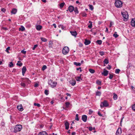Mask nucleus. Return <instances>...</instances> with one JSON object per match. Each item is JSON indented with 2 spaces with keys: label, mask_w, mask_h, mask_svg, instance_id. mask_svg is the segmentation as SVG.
Returning <instances> with one entry per match:
<instances>
[{
  "label": "nucleus",
  "mask_w": 135,
  "mask_h": 135,
  "mask_svg": "<svg viewBox=\"0 0 135 135\" xmlns=\"http://www.w3.org/2000/svg\"><path fill=\"white\" fill-rule=\"evenodd\" d=\"M22 128V125H17L15 127L14 132L16 133L17 132L20 131Z\"/></svg>",
  "instance_id": "obj_1"
},
{
  "label": "nucleus",
  "mask_w": 135,
  "mask_h": 135,
  "mask_svg": "<svg viewBox=\"0 0 135 135\" xmlns=\"http://www.w3.org/2000/svg\"><path fill=\"white\" fill-rule=\"evenodd\" d=\"M122 3L119 0H116L115 3V6L118 8H120L122 7Z\"/></svg>",
  "instance_id": "obj_2"
},
{
  "label": "nucleus",
  "mask_w": 135,
  "mask_h": 135,
  "mask_svg": "<svg viewBox=\"0 0 135 135\" xmlns=\"http://www.w3.org/2000/svg\"><path fill=\"white\" fill-rule=\"evenodd\" d=\"M48 84L51 87L53 88L56 86L57 83L56 81H53L51 79H50L49 80Z\"/></svg>",
  "instance_id": "obj_3"
},
{
  "label": "nucleus",
  "mask_w": 135,
  "mask_h": 135,
  "mask_svg": "<svg viewBox=\"0 0 135 135\" xmlns=\"http://www.w3.org/2000/svg\"><path fill=\"white\" fill-rule=\"evenodd\" d=\"M69 51V49L68 47L65 46L64 47L62 50V52L64 55L66 54Z\"/></svg>",
  "instance_id": "obj_4"
},
{
  "label": "nucleus",
  "mask_w": 135,
  "mask_h": 135,
  "mask_svg": "<svg viewBox=\"0 0 135 135\" xmlns=\"http://www.w3.org/2000/svg\"><path fill=\"white\" fill-rule=\"evenodd\" d=\"M109 105L108 103L107 102L106 100H104L103 102L101 103L100 106L101 108H103L104 107H107Z\"/></svg>",
  "instance_id": "obj_5"
},
{
  "label": "nucleus",
  "mask_w": 135,
  "mask_h": 135,
  "mask_svg": "<svg viewBox=\"0 0 135 135\" xmlns=\"http://www.w3.org/2000/svg\"><path fill=\"white\" fill-rule=\"evenodd\" d=\"M121 13L124 19L127 20L128 18V15L127 12H122Z\"/></svg>",
  "instance_id": "obj_6"
},
{
  "label": "nucleus",
  "mask_w": 135,
  "mask_h": 135,
  "mask_svg": "<svg viewBox=\"0 0 135 135\" xmlns=\"http://www.w3.org/2000/svg\"><path fill=\"white\" fill-rule=\"evenodd\" d=\"M109 73V71L106 70L105 69H104L103 71V72L102 73V75H104V76H107Z\"/></svg>",
  "instance_id": "obj_7"
},
{
  "label": "nucleus",
  "mask_w": 135,
  "mask_h": 135,
  "mask_svg": "<svg viewBox=\"0 0 135 135\" xmlns=\"http://www.w3.org/2000/svg\"><path fill=\"white\" fill-rule=\"evenodd\" d=\"M69 83L73 86H74L76 84V81L75 80L72 79L69 81Z\"/></svg>",
  "instance_id": "obj_8"
},
{
  "label": "nucleus",
  "mask_w": 135,
  "mask_h": 135,
  "mask_svg": "<svg viewBox=\"0 0 135 135\" xmlns=\"http://www.w3.org/2000/svg\"><path fill=\"white\" fill-rule=\"evenodd\" d=\"M122 133L121 129L120 128H118V129L116 135H120Z\"/></svg>",
  "instance_id": "obj_9"
},
{
  "label": "nucleus",
  "mask_w": 135,
  "mask_h": 135,
  "mask_svg": "<svg viewBox=\"0 0 135 135\" xmlns=\"http://www.w3.org/2000/svg\"><path fill=\"white\" fill-rule=\"evenodd\" d=\"M82 119L84 122H86L87 119V116L85 115H82Z\"/></svg>",
  "instance_id": "obj_10"
},
{
  "label": "nucleus",
  "mask_w": 135,
  "mask_h": 135,
  "mask_svg": "<svg viewBox=\"0 0 135 135\" xmlns=\"http://www.w3.org/2000/svg\"><path fill=\"white\" fill-rule=\"evenodd\" d=\"M131 24L132 26H135V18L133 19L131 21Z\"/></svg>",
  "instance_id": "obj_11"
},
{
  "label": "nucleus",
  "mask_w": 135,
  "mask_h": 135,
  "mask_svg": "<svg viewBox=\"0 0 135 135\" xmlns=\"http://www.w3.org/2000/svg\"><path fill=\"white\" fill-rule=\"evenodd\" d=\"M74 7L72 6H70L68 7V10L71 12H72L74 10Z\"/></svg>",
  "instance_id": "obj_12"
},
{
  "label": "nucleus",
  "mask_w": 135,
  "mask_h": 135,
  "mask_svg": "<svg viewBox=\"0 0 135 135\" xmlns=\"http://www.w3.org/2000/svg\"><path fill=\"white\" fill-rule=\"evenodd\" d=\"M26 70V68L25 66H24L23 67L22 69V74L23 75H24V74Z\"/></svg>",
  "instance_id": "obj_13"
},
{
  "label": "nucleus",
  "mask_w": 135,
  "mask_h": 135,
  "mask_svg": "<svg viewBox=\"0 0 135 135\" xmlns=\"http://www.w3.org/2000/svg\"><path fill=\"white\" fill-rule=\"evenodd\" d=\"M18 109L20 111H22L23 110L22 107L21 105H20L17 106Z\"/></svg>",
  "instance_id": "obj_14"
},
{
  "label": "nucleus",
  "mask_w": 135,
  "mask_h": 135,
  "mask_svg": "<svg viewBox=\"0 0 135 135\" xmlns=\"http://www.w3.org/2000/svg\"><path fill=\"white\" fill-rule=\"evenodd\" d=\"M17 9L16 8H13L12 9L11 13L12 14H15L17 12Z\"/></svg>",
  "instance_id": "obj_15"
},
{
  "label": "nucleus",
  "mask_w": 135,
  "mask_h": 135,
  "mask_svg": "<svg viewBox=\"0 0 135 135\" xmlns=\"http://www.w3.org/2000/svg\"><path fill=\"white\" fill-rule=\"evenodd\" d=\"M71 34L73 36L76 37L77 35V33L76 31H71L70 32Z\"/></svg>",
  "instance_id": "obj_16"
},
{
  "label": "nucleus",
  "mask_w": 135,
  "mask_h": 135,
  "mask_svg": "<svg viewBox=\"0 0 135 135\" xmlns=\"http://www.w3.org/2000/svg\"><path fill=\"white\" fill-rule=\"evenodd\" d=\"M38 135H47V134L45 131H43L40 132Z\"/></svg>",
  "instance_id": "obj_17"
},
{
  "label": "nucleus",
  "mask_w": 135,
  "mask_h": 135,
  "mask_svg": "<svg viewBox=\"0 0 135 135\" xmlns=\"http://www.w3.org/2000/svg\"><path fill=\"white\" fill-rule=\"evenodd\" d=\"M90 40L85 39V40L84 44L85 45H87L89 44L90 43Z\"/></svg>",
  "instance_id": "obj_18"
},
{
  "label": "nucleus",
  "mask_w": 135,
  "mask_h": 135,
  "mask_svg": "<svg viewBox=\"0 0 135 135\" xmlns=\"http://www.w3.org/2000/svg\"><path fill=\"white\" fill-rule=\"evenodd\" d=\"M65 129H68L69 128V123L67 122H66L65 123Z\"/></svg>",
  "instance_id": "obj_19"
},
{
  "label": "nucleus",
  "mask_w": 135,
  "mask_h": 135,
  "mask_svg": "<svg viewBox=\"0 0 135 135\" xmlns=\"http://www.w3.org/2000/svg\"><path fill=\"white\" fill-rule=\"evenodd\" d=\"M113 98L114 99V100H116L117 99V98H118V96H117V94H115V93H114L113 94Z\"/></svg>",
  "instance_id": "obj_20"
},
{
  "label": "nucleus",
  "mask_w": 135,
  "mask_h": 135,
  "mask_svg": "<svg viewBox=\"0 0 135 135\" xmlns=\"http://www.w3.org/2000/svg\"><path fill=\"white\" fill-rule=\"evenodd\" d=\"M41 25H37L36 26V28L38 30H40L42 28Z\"/></svg>",
  "instance_id": "obj_21"
},
{
  "label": "nucleus",
  "mask_w": 135,
  "mask_h": 135,
  "mask_svg": "<svg viewBox=\"0 0 135 135\" xmlns=\"http://www.w3.org/2000/svg\"><path fill=\"white\" fill-rule=\"evenodd\" d=\"M74 11L76 13H78L79 12L78 9V8L77 7H75L74 9Z\"/></svg>",
  "instance_id": "obj_22"
},
{
  "label": "nucleus",
  "mask_w": 135,
  "mask_h": 135,
  "mask_svg": "<svg viewBox=\"0 0 135 135\" xmlns=\"http://www.w3.org/2000/svg\"><path fill=\"white\" fill-rule=\"evenodd\" d=\"M74 64L76 66H80L81 65V64L80 63L76 62H74Z\"/></svg>",
  "instance_id": "obj_23"
},
{
  "label": "nucleus",
  "mask_w": 135,
  "mask_h": 135,
  "mask_svg": "<svg viewBox=\"0 0 135 135\" xmlns=\"http://www.w3.org/2000/svg\"><path fill=\"white\" fill-rule=\"evenodd\" d=\"M103 62L104 64H107L109 63V61L108 59H105L103 61Z\"/></svg>",
  "instance_id": "obj_24"
},
{
  "label": "nucleus",
  "mask_w": 135,
  "mask_h": 135,
  "mask_svg": "<svg viewBox=\"0 0 135 135\" xmlns=\"http://www.w3.org/2000/svg\"><path fill=\"white\" fill-rule=\"evenodd\" d=\"M25 30V28L24 27L22 26H21V27L19 28V30H21L22 31H24Z\"/></svg>",
  "instance_id": "obj_25"
},
{
  "label": "nucleus",
  "mask_w": 135,
  "mask_h": 135,
  "mask_svg": "<svg viewBox=\"0 0 135 135\" xmlns=\"http://www.w3.org/2000/svg\"><path fill=\"white\" fill-rule=\"evenodd\" d=\"M59 28H61L62 29L64 30L65 28V27H64L63 25H60L59 26Z\"/></svg>",
  "instance_id": "obj_26"
},
{
  "label": "nucleus",
  "mask_w": 135,
  "mask_h": 135,
  "mask_svg": "<svg viewBox=\"0 0 135 135\" xmlns=\"http://www.w3.org/2000/svg\"><path fill=\"white\" fill-rule=\"evenodd\" d=\"M96 83L99 85H101V82L99 80H97L96 81Z\"/></svg>",
  "instance_id": "obj_27"
},
{
  "label": "nucleus",
  "mask_w": 135,
  "mask_h": 135,
  "mask_svg": "<svg viewBox=\"0 0 135 135\" xmlns=\"http://www.w3.org/2000/svg\"><path fill=\"white\" fill-rule=\"evenodd\" d=\"M89 71L91 73H94L95 72V70L92 69H89Z\"/></svg>",
  "instance_id": "obj_28"
},
{
  "label": "nucleus",
  "mask_w": 135,
  "mask_h": 135,
  "mask_svg": "<svg viewBox=\"0 0 135 135\" xmlns=\"http://www.w3.org/2000/svg\"><path fill=\"white\" fill-rule=\"evenodd\" d=\"M96 42L99 45H101L102 43V41L101 40H98Z\"/></svg>",
  "instance_id": "obj_29"
},
{
  "label": "nucleus",
  "mask_w": 135,
  "mask_h": 135,
  "mask_svg": "<svg viewBox=\"0 0 135 135\" xmlns=\"http://www.w3.org/2000/svg\"><path fill=\"white\" fill-rule=\"evenodd\" d=\"M113 36L115 38L117 37L118 36V35L117 34L116 32H115L114 33V34Z\"/></svg>",
  "instance_id": "obj_30"
},
{
  "label": "nucleus",
  "mask_w": 135,
  "mask_h": 135,
  "mask_svg": "<svg viewBox=\"0 0 135 135\" xmlns=\"http://www.w3.org/2000/svg\"><path fill=\"white\" fill-rule=\"evenodd\" d=\"M65 4L64 3H62L60 4V7L61 8H62Z\"/></svg>",
  "instance_id": "obj_31"
},
{
  "label": "nucleus",
  "mask_w": 135,
  "mask_h": 135,
  "mask_svg": "<svg viewBox=\"0 0 135 135\" xmlns=\"http://www.w3.org/2000/svg\"><path fill=\"white\" fill-rule=\"evenodd\" d=\"M101 94V93L99 91H97L96 93V95L98 96H100Z\"/></svg>",
  "instance_id": "obj_32"
},
{
  "label": "nucleus",
  "mask_w": 135,
  "mask_h": 135,
  "mask_svg": "<svg viewBox=\"0 0 135 135\" xmlns=\"http://www.w3.org/2000/svg\"><path fill=\"white\" fill-rule=\"evenodd\" d=\"M40 38L41 40L45 42L47 41V39L43 37H41Z\"/></svg>",
  "instance_id": "obj_33"
},
{
  "label": "nucleus",
  "mask_w": 135,
  "mask_h": 135,
  "mask_svg": "<svg viewBox=\"0 0 135 135\" xmlns=\"http://www.w3.org/2000/svg\"><path fill=\"white\" fill-rule=\"evenodd\" d=\"M13 64L12 63V62H10L9 63V66L10 67H13Z\"/></svg>",
  "instance_id": "obj_34"
},
{
  "label": "nucleus",
  "mask_w": 135,
  "mask_h": 135,
  "mask_svg": "<svg viewBox=\"0 0 135 135\" xmlns=\"http://www.w3.org/2000/svg\"><path fill=\"white\" fill-rule=\"evenodd\" d=\"M75 120L77 121H78L79 120V119L78 118V114H76V115Z\"/></svg>",
  "instance_id": "obj_35"
},
{
  "label": "nucleus",
  "mask_w": 135,
  "mask_h": 135,
  "mask_svg": "<svg viewBox=\"0 0 135 135\" xmlns=\"http://www.w3.org/2000/svg\"><path fill=\"white\" fill-rule=\"evenodd\" d=\"M81 78L80 76H78L76 79V80L78 81H80V80H81Z\"/></svg>",
  "instance_id": "obj_36"
},
{
  "label": "nucleus",
  "mask_w": 135,
  "mask_h": 135,
  "mask_svg": "<svg viewBox=\"0 0 135 135\" xmlns=\"http://www.w3.org/2000/svg\"><path fill=\"white\" fill-rule=\"evenodd\" d=\"M82 16L84 17H86L87 15V14L84 12H83L81 13Z\"/></svg>",
  "instance_id": "obj_37"
},
{
  "label": "nucleus",
  "mask_w": 135,
  "mask_h": 135,
  "mask_svg": "<svg viewBox=\"0 0 135 135\" xmlns=\"http://www.w3.org/2000/svg\"><path fill=\"white\" fill-rule=\"evenodd\" d=\"M120 71V69H117L115 70V72L116 73L118 74V73H119V72Z\"/></svg>",
  "instance_id": "obj_38"
},
{
  "label": "nucleus",
  "mask_w": 135,
  "mask_h": 135,
  "mask_svg": "<svg viewBox=\"0 0 135 135\" xmlns=\"http://www.w3.org/2000/svg\"><path fill=\"white\" fill-rule=\"evenodd\" d=\"M34 105L35 106H36L38 107H39L40 106V104L38 103H34Z\"/></svg>",
  "instance_id": "obj_39"
},
{
  "label": "nucleus",
  "mask_w": 135,
  "mask_h": 135,
  "mask_svg": "<svg viewBox=\"0 0 135 135\" xmlns=\"http://www.w3.org/2000/svg\"><path fill=\"white\" fill-rule=\"evenodd\" d=\"M45 93L46 95H48L49 94V91L47 90H45Z\"/></svg>",
  "instance_id": "obj_40"
},
{
  "label": "nucleus",
  "mask_w": 135,
  "mask_h": 135,
  "mask_svg": "<svg viewBox=\"0 0 135 135\" xmlns=\"http://www.w3.org/2000/svg\"><path fill=\"white\" fill-rule=\"evenodd\" d=\"M89 6L90 9L91 10H93V6L89 4Z\"/></svg>",
  "instance_id": "obj_41"
},
{
  "label": "nucleus",
  "mask_w": 135,
  "mask_h": 135,
  "mask_svg": "<svg viewBox=\"0 0 135 135\" xmlns=\"http://www.w3.org/2000/svg\"><path fill=\"white\" fill-rule=\"evenodd\" d=\"M47 68V67L46 65H44L42 68V70H44Z\"/></svg>",
  "instance_id": "obj_42"
},
{
  "label": "nucleus",
  "mask_w": 135,
  "mask_h": 135,
  "mask_svg": "<svg viewBox=\"0 0 135 135\" xmlns=\"http://www.w3.org/2000/svg\"><path fill=\"white\" fill-rule=\"evenodd\" d=\"M10 47H8L6 49V52H7L8 53H9V52L8 51V50L10 49Z\"/></svg>",
  "instance_id": "obj_43"
},
{
  "label": "nucleus",
  "mask_w": 135,
  "mask_h": 135,
  "mask_svg": "<svg viewBox=\"0 0 135 135\" xmlns=\"http://www.w3.org/2000/svg\"><path fill=\"white\" fill-rule=\"evenodd\" d=\"M109 74L110 75V76H109V78L110 79H112L113 77V75L112 74Z\"/></svg>",
  "instance_id": "obj_44"
},
{
  "label": "nucleus",
  "mask_w": 135,
  "mask_h": 135,
  "mask_svg": "<svg viewBox=\"0 0 135 135\" xmlns=\"http://www.w3.org/2000/svg\"><path fill=\"white\" fill-rule=\"evenodd\" d=\"M100 55L101 56H103L104 55V52L103 51H100L99 52Z\"/></svg>",
  "instance_id": "obj_45"
},
{
  "label": "nucleus",
  "mask_w": 135,
  "mask_h": 135,
  "mask_svg": "<svg viewBox=\"0 0 135 135\" xmlns=\"http://www.w3.org/2000/svg\"><path fill=\"white\" fill-rule=\"evenodd\" d=\"M132 108L134 111H135V104L132 106Z\"/></svg>",
  "instance_id": "obj_46"
},
{
  "label": "nucleus",
  "mask_w": 135,
  "mask_h": 135,
  "mask_svg": "<svg viewBox=\"0 0 135 135\" xmlns=\"http://www.w3.org/2000/svg\"><path fill=\"white\" fill-rule=\"evenodd\" d=\"M38 45H35L33 46V47L32 48V49L33 50H34L35 49L37 46Z\"/></svg>",
  "instance_id": "obj_47"
},
{
  "label": "nucleus",
  "mask_w": 135,
  "mask_h": 135,
  "mask_svg": "<svg viewBox=\"0 0 135 135\" xmlns=\"http://www.w3.org/2000/svg\"><path fill=\"white\" fill-rule=\"evenodd\" d=\"M65 104L66 106L68 107L70 104V103L69 102H67L65 103Z\"/></svg>",
  "instance_id": "obj_48"
},
{
  "label": "nucleus",
  "mask_w": 135,
  "mask_h": 135,
  "mask_svg": "<svg viewBox=\"0 0 135 135\" xmlns=\"http://www.w3.org/2000/svg\"><path fill=\"white\" fill-rule=\"evenodd\" d=\"M16 65H17L19 66H21L22 65V63H17V64Z\"/></svg>",
  "instance_id": "obj_49"
},
{
  "label": "nucleus",
  "mask_w": 135,
  "mask_h": 135,
  "mask_svg": "<svg viewBox=\"0 0 135 135\" xmlns=\"http://www.w3.org/2000/svg\"><path fill=\"white\" fill-rule=\"evenodd\" d=\"M108 66H107V69L110 70L111 68V66L109 65H108Z\"/></svg>",
  "instance_id": "obj_50"
},
{
  "label": "nucleus",
  "mask_w": 135,
  "mask_h": 135,
  "mask_svg": "<svg viewBox=\"0 0 135 135\" xmlns=\"http://www.w3.org/2000/svg\"><path fill=\"white\" fill-rule=\"evenodd\" d=\"M21 86L23 87H25L26 86V84L23 83H21Z\"/></svg>",
  "instance_id": "obj_51"
},
{
  "label": "nucleus",
  "mask_w": 135,
  "mask_h": 135,
  "mask_svg": "<svg viewBox=\"0 0 135 135\" xmlns=\"http://www.w3.org/2000/svg\"><path fill=\"white\" fill-rule=\"evenodd\" d=\"M89 114H91L92 113H93V111H92V110H91L90 109L89 110Z\"/></svg>",
  "instance_id": "obj_52"
},
{
  "label": "nucleus",
  "mask_w": 135,
  "mask_h": 135,
  "mask_svg": "<svg viewBox=\"0 0 135 135\" xmlns=\"http://www.w3.org/2000/svg\"><path fill=\"white\" fill-rule=\"evenodd\" d=\"M92 24H90V25L88 26V27L90 28H91L92 27Z\"/></svg>",
  "instance_id": "obj_53"
},
{
  "label": "nucleus",
  "mask_w": 135,
  "mask_h": 135,
  "mask_svg": "<svg viewBox=\"0 0 135 135\" xmlns=\"http://www.w3.org/2000/svg\"><path fill=\"white\" fill-rule=\"evenodd\" d=\"M21 52L24 54H25L26 53V51H24L23 50H22L21 51Z\"/></svg>",
  "instance_id": "obj_54"
},
{
  "label": "nucleus",
  "mask_w": 135,
  "mask_h": 135,
  "mask_svg": "<svg viewBox=\"0 0 135 135\" xmlns=\"http://www.w3.org/2000/svg\"><path fill=\"white\" fill-rule=\"evenodd\" d=\"M89 129L90 131H91L93 129L92 127H89Z\"/></svg>",
  "instance_id": "obj_55"
},
{
  "label": "nucleus",
  "mask_w": 135,
  "mask_h": 135,
  "mask_svg": "<svg viewBox=\"0 0 135 135\" xmlns=\"http://www.w3.org/2000/svg\"><path fill=\"white\" fill-rule=\"evenodd\" d=\"M98 115L100 116H102V115L100 113V112L99 111L98 112Z\"/></svg>",
  "instance_id": "obj_56"
},
{
  "label": "nucleus",
  "mask_w": 135,
  "mask_h": 135,
  "mask_svg": "<svg viewBox=\"0 0 135 135\" xmlns=\"http://www.w3.org/2000/svg\"><path fill=\"white\" fill-rule=\"evenodd\" d=\"M6 9L4 8H2L1 9V11L3 12H4L5 11Z\"/></svg>",
  "instance_id": "obj_57"
},
{
  "label": "nucleus",
  "mask_w": 135,
  "mask_h": 135,
  "mask_svg": "<svg viewBox=\"0 0 135 135\" xmlns=\"http://www.w3.org/2000/svg\"><path fill=\"white\" fill-rule=\"evenodd\" d=\"M38 84L37 83L35 84L34 86L35 87H37L38 86Z\"/></svg>",
  "instance_id": "obj_58"
},
{
  "label": "nucleus",
  "mask_w": 135,
  "mask_h": 135,
  "mask_svg": "<svg viewBox=\"0 0 135 135\" xmlns=\"http://www.w3.org/2000/svg\"><path fill=\"white\" fill-rule=\"evenodd\" d=\"M66 94L67 95V96H69L70 97L71 96V94H69V93H67Z\"/></svg>",
  "instance_id": "obj_59"
},
{
  "label": "nucleus",
  "mask_w": 135,
  "mask_h": 135,
  "mask_svg": "<svg viewBox=\"0 0 135 135\" xmlns=\"http://www.w3.org/2000/svg\"><path fill=\"white\" fill-rule=\"evenodd\" d=\"M112 23H113V22H110V25L109 26L110 27H111V26H112V25L113 24Z\"/></svg>",
  "instance_id": "obj_60"
},
{
  "label": "nucleus",
  "mask_w": 135,
  "mask_h": 135,
  "mask_svg": "<svg viewBox=\"0 0 135 135\" xmlns=\"http://www.w3.org/2000/svg\"><path fill=\"white\" fill-rule=\"evenodd\" d=\"M75 132H73L72 133V135H75Z\"/></svg>",
  "instance_id": "obj_61"
},
{
  "label": "nucleus",
  "mask_w": 135,
  "mask_h": 135,
  "mask_svg": "<svg viewBox=\"0 0 135 135\" xmlns=\"http://www.w3.org/2000/svg\"><path fill=\"white\" fill-rule=\"evenodd\" d=\"M53 26H54V27L55 28H56V25L55 24H53Z\"/></svg>",
  "instance_id": "obj_62"
},
{
  "label": "nucleus",
  "mask_w": 135,
  "mask_h": 135,
  "mask_svg": "<svg viewBox=\"0 0 135 135\" xmlns=\"http://www.w3.org/2000/svg\"><path fill=\"white\" fill-rule=\"evenodd\" d=\"M81 69V68L80 67H79V68H77L76 69V70H80Z\"/></svg>",
  "instance_id": "obj_63"
},
{
  "label": "nucleus",
  "mask_w": 135,
  "mask_h": 135,
  "mask_svg": "<svg viewBox=\"0 0 135 135\" xmlns=\"http://www.w3.org/2000/svg\"><path fill=\"white\" fill-rule=\"evenodd\" d=\"M82 45H83L82 44H81V43H80L79 46L80 47H82Z\"/></svg>",
  "instance_id": "obj_64"
}]
</instances>
